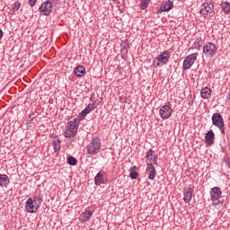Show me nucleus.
Returning <instances> with one entry per match:
<instances>
[{
  "label": "nucleus",
  "mask_w": 230,
  "mask_h": 230,
  "mask_svg": "<svg viewBox=\"0 0 230 230\" xmlns=\"http://www.w3.org/2000/svg\"><path fill=\"white\" fill-rule=\"evenodd\" d=\"M146 172L148 175L147 179H149V181H154V179H155V175L157 172L155 171V167L154 166V164L147 163Z\"/></svg>",
  "instance_id": "nucleus-11"
},
{
  "label": "nucleus",
  "mask_w": 230,
  "mask_h": 230,
  "mask_svg": "<svg viewBox=\"0 0 230 230\" xmlns=\"http://www.w3.org/2000/svg\"><path fill=\"white\" fill-rule=\"evenodd\" d=\"M212 124L214 125V127H217V128H219L221 134H223V136L226 134V127L224 124V117H222V115L218 112H216L212 115Z\"/></svg>",
  "instance_id": "nucleus-4"
},
{
  "label": "nucleus",
  "mask_w": 230,
  "mask_h": 230,
  "mask_svg": "<svg viewBox=\"0 0 230 230\" xmlns=\"http://www.w3.org/2000/svg\"><path fill=\"white\" fill-rule=\"evenodd\" d=\"M210 197L213 202L216 200L220 201L222 199V190L218 187H214L210 190Z\"/></svg>",
  "instance_id": "nucleus-12"
},
{
  "label": "nucleus",
  "mask_w": 230,
  "mask_h": 230,
  "mask_svg": "<svg viewBox=\"0 0 230 230\" xmlns=\"http://www.w3.org/2000/svg\"><path fill=\"white\" fill-rule=\"evenodd\" d=\"M173 114V110L170 105H164L160 108L159 115L162 119H168Z\"/></svg>",
  "instance_id": "nucleus-9"
},
{
  "label": "nucleus",
  "mask_w": 230,
  "mask_h": 230,
  "mask_svg": "<svg viewBox=\"0 0 230 230\" xmlns=\"http://www.w3.org/2000/svg\"><path fill=\"white\" fill-rule=\"evenodd\" d=\"M149 3H150L149 0H141L140 2L141 10H146V8H148Z\"/></svg>",
  "instance_id": "nucleus-28"
},
{
  "label": "nucleus",
  "mask_w": 230,
  "mask_h": 230,
  "mask_svg": "<svg viewBox=\"0 0 230 230\" xmlns=\"http://www.w3.org/2000/svg\"><path fill=\"white\" fill-rule=\"evenodd\" d=\"M74 73L75 76H78L79 78H82L85 75V66H78L75 68Z\"/></svg>",
  "instance_id": "nucleus-19"
},
{
  "label": "nucleus",
  "mask_w": 230,
  "mask_h": 230,
  "mask_svg": "<svg viewBox=\"0 0 230 230\" xmlns=\"http://www.w3.org/2000/svg\"><path fill=\"white\" fill-rule=\"evenodd\" d=\"M94 184L95 186H102V184H105V172L100 171L94 177Z\"/></svg>",
  "instance_id": "nucleus-13"
},
{
  "label": "nucleus",
  "mask_w": 230,
  "mask_h": 230,
  "mask_svg": "<svg viewBox=\"0 0 230 230\" xmlns=\"http://www.w3.org/2000/svg\"><path fill=\"white\" fill-rule=\"evenodd\" d=\"M136 170H137V166H133L129 169V177L132 180L137 179V175H139V173H137V172H136Z\"/></svg>",
  "instance_id": "nucleus-24"
},
{
  "label": "nucleus",
  "mask_w": 230,
  "mask_h": 230,
  "mask_svg": "<svg viewBox=\"0 0 230 230\" xmlns=\"http://www.w3.org/2000/svg\"><path fill=\"white\" fill-rule=\"evenodd\" d=\"M20 8H21V2L19 1L14 2L13 6V12H19Z\"/></svg>",
  "instance_id": "nucleus-31"
},
{
  "label": "nucleus",
  "mask_w": 230,
  "mask_h": 230,
  "mask_svg": "<svg viewBox=\"0 0 230 230\" xmlns=\"http://www.w3.org/2000/svg\"><path fill=\"white\" fill-rule=\"evenodd\" d=\"M157 155L155 157V158H153V160H151V163H154V164H156L157 165Z\"/></svg>",
  "instance_id": "nucleus-34"
},
{
  "label": "nucleus",
  "mask_w": 230,
  "mask_h": 230,
  "mask_svg": "<svg viewBox=\"0 0 230 230\" xmlns=\"http://www.w3.org/2000/svg\"><path fill=\"white\" fill-rule=\"evenodd\" d=\"M39 208L40 207L35 204L31 198H29L25 202V209L28 213H37V211H39Z\"/></svg>",
  "instance_id": "nucleus-10"
},
{
  "label": "nucleus",
  "mask_w": 230,
  "mask_h": 230,
  "mask_svg": "<svg viewBox=\"0 0 230 230\" xmlns=\"http://www.w3.org/2000/svg\"><path fill=\"white\" fill-rule=\"evenodd\" d=\"M8 184H10V178L6 174H0V187L1 188H8Z\"/></svg>",
  "instance_id": "nucleus-18"
},
{
  "label": "nucleus",
  "mask_w": 230,
  "mask_h": 230,
  "mask_svg": "<svg viewBox=\"0 0 230 230\" xmlns=\"http://www.w3.org/2000/svg\"><path fill=\"white\" fill-rule=\"evenodd\" d=\"M39 12L42 15H51V12H53V4L49 0L43 2L39 8Z\"/></svg>",
  "instance_id": "nucleus-8"
},
{
  "label": "nucleus",
  "mask_w": 230,
  "mask_h": 230,
  "mask_svg": "<svg viewBox=\"0 0 230 230\" xmlns=\"http://www.w3.org/2000/svg\"><path fill=\"white\" fill-rule=\"evenodd\" d=\"M67 163L70 166H76L78 161L76 160V158H75V156H68Z\"/></svg>",
  "instance_id": "nucleus-27"
},
{
  "label": "nucleus",
  "mask_w": 230,
  "mask_h": 230,
  "mask_svg": "<svg viewBox=\"0 0 230 230\" xmlns=\"http://www.w3.org/2000/svg\"><path fill=\"white\" fill-rule=\"evenodd\" d=\"M80 127V121L78 119L74 118L73 120L67 122L66 130L65 131V137L71 138L75 137L78 134V128Z\"/></svg>",
  "instance_id": "nucleus-1"
},
{
  "label": "nucleus",
  "mask_w": 230,
  "mask_h": 230,
  "mask_svg": "<svg viewBox=\"0 0 230 230\" xmlns=\"http://www.w3.org/2000/svg\"><path fill=\"white\" fill-rule=\"evenodd\" d=\"M157 155H155V151L149 149L146 155V159H147V161H150V163H152L154 158Z\"/></svg>",
  "instance_id": "nucleus-23"
},
{
  "label": "nucleus",
  "mask_w": 230,
  "mask_h": 230,
  "mask_svg": "<svg viewBox=\"0 0 230 230\" xmlns=\"http://www.w3.org/2000/svg\"><path fill=\"white\" fill-rule=\"evenodd\" d=\"M173 8V2L167 0L165 3L161 5L160 9L158 10V13H163V12H170Z\"/></svg>",
  "instance_id": "nucleus-16"
},
{
  "label": "nucleus",
  "mask_w": 230,
  "mask_h": 230,
  "mask_svg": "<svg viewBox=\"0 0 230 230\" xmlns=\"http://www.w3.org/2000/svg\"><path fill=\"white\" fill-rule=\"evenodd\" d=\"M102 150V139L98 137H93L87 146V154L88 155H96L100 154Z\"/></svg>",
  "instance_id": "nucleus-2"
},
{
  "label": "nucleus",
  "mask_w": 230,
  "mask_h": 230,
  "mask_svg": "<svg viewBox=\"0 0 230 230\" xmlns=\"http://www.w3.org/2000/svg\"><path fill=\"white\" fill-rule=\"evenodd\" d=\"M101 103H102V101H101V100H98V99L93 102V107H95V109H96V107H98Z\"/></svg>",
  "instance_id": "nucleus-32"
},
{
  "label": "nucleus",
  "mask_w": 230,
  "mask_h": 230,
  "mask_svg": "<svg viewBox=\"0 0 230 230\" xmlns=\"http://www.w3.org/2000/svg\"><path fill=\"white\" fill-rule=\"evenodd\" d=\"M193 46L195 49H200L202 48V38H197Z\"/></svg>",
  "instance_id": "nucleus-26"
},
{
  "label": "nucleus",
  "mask_w": 230,
  "mask_h": 230,
  "mask_svg": "<svg viewBox=\"0 0 230 230\" xmlns=\"http://www.w3.org/2000/svg\"><path fill=\"white\" fill-rule=\"evenodd\" d=\"M91 217H93V211L85 210L80 215L79 220L80 222H89V220L91 219Z\"/></svg>",
  "instance_id": "nucleus-17"
},
{
  "label": "nucleus",
  "mask_w": 230,
  "mask_h": 230,
  "mask_svg": "<svg viewBox=\"0 0 230 230\" xmlns=\"http://www.w3.org/2000/svg\"><path fill=\"white\" fill-rule=\"evenodd\" d=\"M211 93L212 91L209 89V87H205L201 89V98H203L204 100H208L210 98L211 96Z\"/></svg>",
  "instance_id": "nucleus-20"
},
{
  "label": "nucleus",
  "mask_w": 230,
  "mask_h": 230,
  "mask_svg": "<svg viewBox=\"0 0 230 230\" xmlns=\"http://www.w3.org/2000/svg\"><path fill=\"white\" fill-rule=\"evenodd\" d=\"M218 51V47H217V44L213 42H207L203 46V53L207 58H213L215 55H217V52Z\"/></svg>",
  "instance_id": "nucleus-5"
},
{
  "label": "nucleus",
  "mask_w": 230,
  "mask_h": 230,
  "mask_svg": "<svg viewBox=\"0 0 230 230\" xmlns=\"http://www.w3.org/2000/svg\"><path fill=\"white\" fill-rule=\"evenodd\" d=\"M192 197L193 190H191V188L185 189L183 192V200L185 204H190V202H191Z\"/></svg>",
  "instance_id": "nucleus-15"
},
{
  "label": "nucleus",
  "mask_w": 230,
  "mask_h": 230,
  "mask_svg": "<svg viewBox=\"0 0 230 230\" xmlns=\"http://www.w3.org/2000/svg\"><path fill=\"white\" fill-rule=\"evenodd\" d=\"M197 57H199V53L195 52L185 58L182 65L183 71H188V69H190L191 66L195 64V62L197 61Z\"/></svg>",
  "instance_id": "nucleus-6"
},
{
  "label": "nucleus",
  "mask_w": 230,
  "mask_h": 230,
  "mask_svg": "<svg viewBox=\"0 0 230 230\" xmlns=\"http://www.w3.org/2000/svg\"><path fill=\"white\" fill-rule=\"evenodd\" d=\"M205 143L209 146H212V145H215V132H213V129H210L206 133Z\"/></svg>",
  "instance_id": "nucleus-14"
},
{
  "label": "nucleus",
  "mask_w": 230,
  "mask_h": 230,
  "mask_svg": "<svg viewBox=\"0 0 230 230\" xmlns=\"http://www.w3.org/2000/svg\"><path fill=\"white\" fill-rule=\"evenodd\" d=\"M169 60H170V52L168 50H164L154 58L153 66H155V68L162 67V66L168 64Z\"/></svg>",
  "instance_id": "nucleus-3"
},
{
  "label": "nucleus",
  "mask_w": 230,
  "mask_h": 230,
  "mask_svg": "<svg viewBox=\"0 0 230 230\" xmlns=\"http://www.w3.org/2000/svg\"><path fill=\"white\" fill-rule=\"evenodd\" d=\"M87 114H89L87 112V110H83L82 112H80L76 118L77 121H79V123H81L83 121V119H85V116H87Z\"/></svg>",
  "instance_id": "nucleus-25"
},
{
  "label": "nucleus",
  "mask_w": 230,
  "mask_h": 230,
  "mask_svg": "<svg viewBox=\"0 0 230 230\" xmlns=\"http://www.w3.org/2000/svg\"><path fill=\"white\" fill-rule=\"evenodd\" d=\"M35 4H37V0H29V6L33 8V6H35Z\"/></svg>",
  "instance_id": "nucleus-33"
},
{
  "label": "nucleus",
  "mask_w": 230,
  "mask_h": 230,
  "mask_svg": "<svg viewBox=\"0 0 230 230\" xmlns=\"http://www.w3.org/2000/svg\"><path fill=\"white\" fill-rule=\"evenodd\" d=\"M95 109L96 108L93 103H89L84 109V111H86V112L89 114L90 112H93V111H94Z\"/></svg>",
  "instance_id": "nucleus-29"
},
{
  "label": "nucleus",
  "mask_w": 230,
  "mask_h": 230,
  "mask_svg": "<svg viewBox=\"0 0 230 230\" xmlns=\"http://www.w3.org/2000/svg\"><path fill=\"white\" fill-rule=\"evenodd\" d=\"M32 202H34L40 208V204H42V198L35 196L32 199Z\"/></svg>",
  "instance_id": "nucleus-30"
},
{
  "label": "nucleus",
  "mask_w": 230,
  "mask_h": 230,
  "mask_svg": "<svg viewBox=\"0 0 230 230\" xmlns=\"http://www.w3.org/2000/svg\"><path fill=\"white\" fill-rule=\"evenodd\" d=\"M3 35H4L3 30L0 29V40H1V39H3Z\"/></svg>",
  "instance_id": "nucleus-36"
},
{
  "label": "nucleus",
  "mask_w": 230,
  "mask_h": 230,
  "mask_svg": "<svg viewBox=\"0 0 230 230\" xmlns=\"http://www.w3.org/2000/svg\"><path fill=\"white\" fill-rule=\"evenodd\" d=\"M52 145H53L54 152L56 154H58L60 152V148H61L60 138H58V137L54 138Z\"/></svg>",
  "instance_id": "nucleus-21"
},
{
  "label": "nucleus",
  "mask_w": 230,
  "mask_h": 230,
  "mask_svg": "<svg viewBox=\"0 0 230 230\" xmlns=\"http://www.w3.org/2000/svg\"><path fill=\"white\" fill-rule=\"evenodd\" d=\"M122 51H125V53H127V51H128V50H127V48L124 47V48L122 49Z\"/></svg>",
  "instance_id": "nucleus-37"
},
{
  "label": "nucleus",
  "mask_w": 230,
  "mask_h": 230,
  "mask_svg": "<svg viewBox=\"0 0 230 230\" xmlns=\"http://www.w3.org/2000/svg\"><path fill=\"white\" fill-rule=\"evenodd\" d=\"M199 13L201 15H209V17H213V15H215V5L211 3L202 4Z\"/></svg>",
  "instance_id": "nucleus-7"
},
{
  "label": "nucleus",
  "mask_w": 230,
  "mask_h": 230,
  "mask_svg": "<svg viewBox=\"0 0 230 230\" xmlns=\"http://www.w3.org/2000/svg\"><path fill=\"white\" fill-rule=\"evenodd\" d=\"M27 121H29V123H31V121H33V117L30 115L29 119H27Z\"/></svg>",
  "instance_id": "nucleus-35"
},
{
  "label": "nucleus",
  "mask_w": 230,
  "mask_h": 230,
  "mask_svg": "<svg viewBox=\"0 0 230 230\" xmlns=\"http://www.w3.org/2000/svg\"><path fill=\"white\" fill-rule=\"evenodd\" d=\"M220 6H221L222 12H224V13L228 15V13H230V3L229 2H222Z\"/></svg>",
  "instance_id": "nucleus-22"
}]
</instances>
